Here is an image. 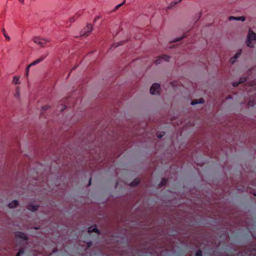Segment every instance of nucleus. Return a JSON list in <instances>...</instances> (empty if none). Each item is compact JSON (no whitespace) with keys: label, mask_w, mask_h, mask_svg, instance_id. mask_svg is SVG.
I'll return each instance as SVG.
<instances>
[{"label":"nucleus","mask_w":256,"mask_h":256,"mask_svg":"<svg viewBox=\"0 0 256 256\" xmlns=\"http://www.w3.org/2000/svg\"><path fill=\"white\" fill-rule=\"evenodd\" d=\"M93 29L91 24H88L80 32V36H86L90 34Z\"/></svg>","instance_id":"1"},{"label":"nucleus","mask_w":256,"mask_h":256,"mask_svg":"<svg viewBox=\"0 0 256 256\" xmlns=\"http://www.w3.org/2000/svg\"><path fill=\"white\" fill-rule=\"evenodd\" d=\"M34 42L41 47H44L48 42H50V40L40 37H36L34 38Z\"/></svg>","instance_id":"2"},{"label":"nucleus","mask_w":256,"mask_h":256,"mask_svg":"<svg viewBox=\"0 0 256 256\" xmlns=\"http://www.w3.org/2000/svg\"><path fill=\"white\" fill-rule=\"evenodd\" d=\"M256 40V34L254 33L252 30H249L247 40L248 46L252 47L253 45L252 44V40Z\"/></svg>","instance_id":"3"},{"label":"nucleus","mask_w":256,"mask_h":256,"mask_svg":"<svg viewBox=\"0 0 256 256\" xmlns=\"http://www.w3.org/2000/svg\"><path fill=\"white\" fill-rule=\"evenodd\" d=\"M160 90V86L157 83L154 84L150 88V92L152 94H159Z\"/></svg>","instance_id":"4"},{"label":"nucleus","mask_w":256,"mask_h":256,"mask_svg":"<svg viewBox=\"0 0 256 256\" xmlns=\"http://www.w3.org/2000/svg\"><path fill=\"white\" fill-rule=\"evenodd\" d=\"M78 18V16L76 14L68 18V20L66 21V24H68V26H70Z\"/></svg>","instance_id":"5"},{"label":"nucleus","mask_w":256,"mask_h":256,"mask_svg":"<svg viewBox=\"0 0 256 256\" xmlns=\"http://www.w3.org/2000/svg\"><path fill=\"white\" fill-rule=\"evenodd\" d=\"M162 60H164L166 61H168L169 60H170V56H165L164 55V56H162L158 57L157 58V59L156 60V64H160Z\"/></svg>","instance_id":"6"},{"label":"nucleus","mask_w":256,"mask_h":256,"mask_svg":"<svg viewBox=\"0 0 256 256\" xmlns=\"http://www.w3.org/2000/svg\"><path fill=\"white\" fill-rule=\"evenodd\" d=\"M44 60V58H40L36 60H34V62H33L31 64H30L28 66V68H27V70H26V76H28V71H29V68L30 66H32V65H34V64H38L39 62L42 61V60Z\"/></svg>","instance_id":"7"},{"label":"nucleus","mask_w":256,"mask_h":256,"mask_svg":"<svg viewBox=\"0 0 256 256\" xmlns=\"http://www.w3.org/2000/svg\"><path fill=\"white\" fill-rule=\"evenodd\" d=\"M18 202L15 200L10 203L8 206L10 208H12L16 207L18 205Z\"/></svg>","instance_id":"8"},{"label":"nucleus","mask_w":256,"mask_h":256,"mask_svg":"<svg viewBox=\"0 0 256 256\" xmlns=\"http://www.w3.org/2000/svg\"><path fill=\"white\" fill-rule=\"evenodd\" d=\"M28 208L29 210L34 212V211H36V210H38V206H34V205H32V204H30L28 206Z\"/></svg>","instance_id":"9"},{"label":"nucleus","mask_w":256,"mask_h":256,"mask_svg":"<svg viewBox=\"0 0 256 256\" xmlns=\"http://www.w3.org/2000/svg\"><path fill=\"white\" fill-rule=\"evenodd\" d=\"M204 102V100L201 98H200L198 100H195L192 102L191 104L194 105L195 104H197L198 103H203Z\"/></svg>","instance_id":"10"},{"label":"nucleus","mask_w":256,"mask_h":256,"mask_svg":"<svg viewBox=\"0 0 256 256\" xmlns=\"http://www.w3.org/2000/svg\"><path fill=\"white\" fill-rule=\"evenodd\" d=\"M19 80H20V77H18V76H14V78H13V80H12V83L15 84H20Z\"/></svg>","instance_id":"11"},{"label":"nucleus","mask_w":256,"mask_h":256,"mask_svg":"<svg viewBox=\"0 0 256 256\" xmlns=\"http://www.w3.org/2000/svg\"><path fill=\"white\" fill-rule=\"evenodd\" d=\"M93 232H96V233H98V230L97 229H96V228H94L93 227H90V228H88V232L89 233H90Z\"/></svg>","instance_id":"12"},{"label":"nucleus","mask_w":256,"mask_h":256,"mask_svg":"<svg viewBox=\"0 0 256 256\" xmlns=\"http://www.w3.org/2000/svg\"><path fill=\"white\" fill-rule=\"evenodd\" d=\"M167 182V180L166 179H162V180L160 184V186H164Z\"/></svg>","instance_id":"13"},{"label":"nucleus","mask_w":256,"mask_h":256,"mask_svg":"<svg viewBox=\"0 0 256 256\" xmlns=\"http://www.w3.org/2000/svg\"><path fill=\"white\" fill-rule=\"evenodd\" d=\"M16 236H20L22 238H26V236L24 234L20 232H18V234H16Z\"/></svg>","instance_id":"14"},{"label":"nucleus","mask_w":256,"mask_h":256,"mask_svg":"<svg viewBox=\"0 0 256 256\" xmlns=\"http://www.w3.org/2000/svg\"><path fill=\"white\" fill-rule=\"evenodd\" d=\"M246 20V18L244 16H240V17H236V20H242V21H244V20Z\"/></svg>","instance_id":"15"},{"label":"nucleus","mask_w":256,"mask_h":256,"mask_svg":"<svg viewBox=\"0 0 256 256\" xmlns=\"http://www.w3.org/2000/svg\"><path fill=\"white\" fill-rule=\"evenodd\" d=\"M138 183V180H135L133 182L131 183V186H135Z\"/></svg>","instance_id":"16"},{"label":"nucleus","mask_w":256,"mask_h":256,"mask_svg":"<svg viewBox=\"0 0 256 256\" xmlns=\"http://www.w3.org/2000/svg\"><path fill=\"white\" fill-rule=\"evenodd\" d=\"M3 32H4V35L5 38H6L8 40H10V38L8 36H6V35L5 34V30H4V29L3 30Z\"/></svg>","instance_id":"17"},{"label":"nucleus","mask_w":256,"mask_h":256,"mask_svg":"<svg viewBox=\"0 0 256 256\" xmlns=\"http://www.w3.org/2000/svg\"><path fill=\"white\" fill-rule=\"evenodd\" d=\"M24 253V250H19V252H18L16 256H20L21 254Z\"/></svg>","instance_id":"18"},{"label":"nucleus","mask_w":256,"mask_h":256,"mask_svg":"<svg viewBox=\"0 0 256 256\" xmlns=\"http://www.w3.org/2000/svg\"><path fill=\"white\" fill-rule=\"evenodd\" d=\"M202 252L200 250H198L196 253V256H202Z\"/></svg>","instance_id":"19"},{"label":"nucleus","mask_w":256,"mask_h":256,"mask_svg":"<svg viewBox=\"0 0 256 256\" xmlns=\"http://www.w3.org/2000/svg\"><path fill=\"white\" fill-rule=\"evenodd\" d=\"M240 53H241V50H240V52H238L234 56V58H236L240 54Z\"/></svg>","instance_id":"20"},{"label":"nucleus","mask_w":256,"mask_h":256,"mask_svg":"<svg viewBox=\"0 0 256 256\" xmlns=\"http://www.w3.org/2000/svg\"><path fill=\"white\" fill-rule=\"evenodd\" d=\"M236 17H234V16H230L228 19H229V20H236Z\"/></svg>","instance_id":"21"},{"label":"nucleus","mask_w":256,"mask_h":256,"mask_svg":"<svg viewBox=\"0 0 256 256\" xmlns=\"http://www.w3.org/2000/svg\"><path fill=\"white\" fill-rule=\"evenodd\" d=\"M124 3V2L122 4H118V6H116V8L118 9V8H120V6H122Z\"/></svg>","instance_id":"22"},{"label":"nucleus","mask_w":256,"mask_h":256,"mask_svg":"<svg viewBox=\"0 0 256 256\" xmlns=\"http://www.w3.org/2000/svg\"><path fill=\"white\" fill-rule=\"evenodd\" d=\"M238 85V84H236V83H234V84H233V86H237Z\"/></svg>","instance_id":"23"},{"label":"nucleus","mask_w":256,"mask_h":256,"mask_svg":"<svg viewBox=\"0 0 256 256\" xmlns=\"http://www.w3.org/2000/svg\"><path fill=\"white\" fill-rule=\"evenodd\" d=\"M19 1H20V2H22V4H23V3H24V0H19Z\"/></svg>","instance_id":"24"},{"label":"nucleus","mask_w":256,"mask_h":256,"mask_svg":"<svg viewBox=\"0 0 256 256\" xmlns=\"http://www.w3.org/2000/svg\"><path fill=\"white\" fill-rule=\"evenodd\" d=\"M231 60L232 61V63H234V60H232V58L231 59Z\"/></svg>","instance_id":"25"},{"label":"nucleus","mask_w":256,"mask_h":256,"mask_svg":"<svg viewBox=\"0 0 256 256\" xmlns=\"http://www.w3.org/2000/svg\"><path fill=\"white\" fill-rule=\"evenodd\" d=\"M244 80L240 81V83L242 82H244Z\"/></svg>","instance_id":"26"}]
</instances>
